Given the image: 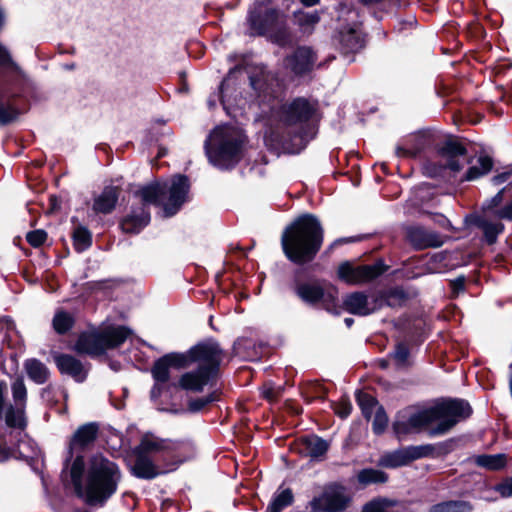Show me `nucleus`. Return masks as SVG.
I'll return each mask as SVG.
<instances>
[{
  "label": "nucleus",
  "instance_id": "f257e3e1",
  "mask_svg": "<svg viewBox=\"0 0 512 512\" xmlns=\"http://www.w3.org/2000/svg\"><path fill=\"white\" fill-rule=\"evenodd\" d=\"M280 242L286 259L297 266L290 284L294 294L310 307L340 315L336 288L325 290L318 279L304 280L303 266L315 260L324 242V229L318 217L312 213L299 215L283 229Z\"/></svg>",
  "mask_w": 512,
  "mask_h": 512
},
{
  "label": "nucleus",
  "instance_id": "f03ea898",
  "mask_svg": "<svg viewBox=\"0 0 512 512\" xmlns=\"http://www.w3.org/2000/svg\"><path fill=\"white\" fill-rule=\"evenodd\" d=\"M70 478L77 497L89 506H104L117 492L122 473L119 465L102 453L91 455L87 462L77 454L70 466Z\"/></svg>",
  "mask_w": 512,
  "mask_h": 512
},
{
  "label": "nucleus",
  "instance_id": "7ed1b4c3",
  "mask_svg": "<svg viewBox=\"0 0 512 512\" xmlns=\"http://www.w3.org/2000/svg\"><path fill=\"white\" fill-rule=\"evenodd\" d=\"M275 114L284 126H298L283 137V149L290 154L300 153L316 137L322 117L318 101L310 102L308 98H293L290 103L280 105Z\"/></svg>",
  "mask_w": 512,
  "mask_h": 512
},
{
  "label": "nucleus",
  "instance_id": "20e7f679",
  "mask_svg": "<svg viewBox=\"0 0 512 512\" xmlns=\"http://www.w3.org/2000/svg\"><path fill=\"white\" fill-rule=\"evenodd\" d=\"M248 137L241 131L216 126L204 141L209 163L220 171H232L242 161Z\"/></svg>",
  "mask_w": 512,
  "mask_h": 512
},
{
  "label": "nucleus",
  "instance_id": "39448f33",
  "mask_svg": "<svg viewBox=\"0 0 512 512\" xmlns=\"http://www.w3.org/2000/svg\"><path fill=\"white\" fill-rule=\"evenodd\" d=\"M247 22L254 35H269L280 46L291 42L287 16L272 5V0H255L248 11Z\"/></svg>",
  "mask_w": 512,
  "mask_h": 512
},
{
  "label": "nucleus",
  "instance_id": "423d86ee",
  "mask_svg": "<svg viewBox=\"0 0 512 512\" xmlns=\"http://www.w3.org/2000/svg\"><path fill=\"white\" fill-rule=\"evenodd\" d=\"M131 335L132 330L129 327L113 324L83 331L75 342L74 350L79 355L102 356L107 350L119 348Z\"/></svg>",
  "mask_w": 512,
  "mask_h": 512
},
{
  "label": "nucleus",
  "instance_id": "0eeeda50",
  "mask_svg": "<svg viewBox=\"0 0 512 512\" xmlns=\"http://www.w3.org/2000/svg\"><path fill=\"white\" fill-rule=\"evenodd\" d=\"M434 406L438 424L430 430L431 436L447 433L460 421L470 418L473 413L470 403L462 398L441 399Z\"/></svg>",
  "mask_w": 512,
  "mask_h": 512
},
{
  "label": "nucleus",
  "instance_id": "6e6552de",
  "mask_svg": "<svg viewBox=\"0 0 512 512\" xmlns=\"http://www.w3.org/2000/svg\"><path fill=\"white\" fill-rule=\"evenodd\" d=\"M224 356V351L220 347L217 340L210 337L204 339L190 347L186 352L182 353L185 359V368H189L192 364L198 363L199 368L208 369L210 373L219 376L220 366Z\"/></svg>",
  "mask_w": 512,
  "mask_h": 512
},
{
  "label": "nucleus",
  "instance_id": "1a4fd4ad",
  "mask_svg": "<svg viewBox=\"0 0 512 512\" xmlns=\"http://www.w3.org/2000/svg\"><path fill=\"white\" fill-rule=\"evenodd\" d=\"M353 503L348 488L337 481L325 485L322 493L309 501L311 512H347Z\"/></svg>",
  "mask_w": 512,
  "mask_h": 512
},
{
  "label": "nucleus",
  "instance_id": "9d476101",
  "mask_svg": "<svg viewBox=\"0 0 512 512\" xmlns=\"http://www.w3.org/2000/svg\"><path fill=\"white\" fill-rule=\"evenodd\" d=\"M390 266L382 258L376 259L372 264L353 265L350 261H343L337 269V277L348 285H361L373 282L384 275Z\"/></svg>",
  "mask_w": 512,
  "mask_h": 512
},
{
  "label": "nucleus",
  "instance_id": "9b49d317",
  "mask_svg": "<svg viewBox=\"0 0 512 512\" xmlns=\"http://www.w3.org/2000/svg\"><path fill=\"white\" fill-rule=\"evenodd\" d=\"M191 189L190 179L185 174H175L171 178V185L168 186L167 201L163 204V213L167 218L175 216L182 206L189 201Z\"/></svg>",
  "mask_w": 512,
  "mask_h": 512
},
{
  "label": "nucleus",
  "instance_id": "f8f14e48",
  "mask_svg": "<svg viewBox=\"0 0 512 512\" xmlns=\"http://www.w3.org/2000/svg\"><path fill=\"white\" fill-rule=\"evenodd\" d=\"M99 424L97 422H88L80 425L69 440L67 456L64 460V466L67 468L74 460L76 450L84 451L94 444L99 434Z\"/></svg>",
  "mask_w": 512,
  "mask_h": 512
},
{
  "label": "nucleus",
  "instance_id": "ddd939ff",
  "mask_svg": "<svg viewBox=\"0 0 512 512\" xmlns=\"http://www.w3.org/2000/svg\"><path fill=\"white\" fill-rule=\"evenodd\" d=\"M219 376L212 374L208 369L197 367L196 369L183 373L177 382L170 383L173 389H180L193 393L203 392L205 386L213 385Z\"/></svg>",
  "mask_w": 512,
  "mask_h": 512
},
{
  "label": "nucleus",
  "instance_id": "4468645a",
  "mask_svg": "<svg viewBox=\"0 0 512 512\" xmlns=\"http://www.w3.org/2000/svg\"><path fill=\"white\" fill-rule=\"evenodd\" d=\"M316 52L309 46H299L284 58V66L296 76L310 73L317 62Z\"/></svg>",
  "mask_w": 512,
  "mask_h": 512
},
{
  "label": "nucleus",
  "instance_id": "2eb2a0df",
  "mask_svg": "<svg viewBox=\"0 0 512 512\" xmlns=\"http://www.w3.org/2000/svg\"><path fill=\"white\" fill-rule=\"evenodd\" d=\"M330 444L317 434L311 433L297 438L291 446V450L301 457L318 459L325 456Z\"/></svg>",
  "mask_w": 512,
  "mask_h": 512
},
{
  "label": "nucleus",
  "instance_id": "dca6fc26",
  "mask_svg": "<svg viewBox=\"0 0 512 512\" xmlns=\"http://www.w3.org/2000/svg\"><path fill=\"white\" fill-rule=\"evenodd\" d=\"M185 359L182 352H170L156 359L151 367V375L155 382H164L170 384V369H186Z\"/></svg>",
  "mask_w": 512,
  "mask_h": 512
},
{
  "label": "nucleus",
  "instance_id": "f3484780",
  "mask_svg": "<svg viewBox=\"0 0 512 512\" xmlns=\"http://www.w3.org/2000/svg\"><path fill=\"white\" fill-rule=\"evenodd\" d=\"M53 361L61 375L71 377L77 383H83L88 376L81 360L67 353L56 352L52 355Z\"/></svg>",
  "mask_w": 512,
  "mask_h": 512
},
{
  "label": "nucleus",
  "instance_id": "a211bd4d",
  "mask_svg": "<svg viewBox=\"0 0 512 512\" xmlns=\"http://www.w3.org/2000/svg\"><path fill=\"white\" fill-rule=\"evenodd\" d=\"M406 238L416 251H422L428 248H439L444 244V240L438 232L428 231L419 226L408 228Z\"/></svg>",
  "mask_w": 512,
  "mask_h": 512
},
{
  "label": "nucleus",
  "instance_id": "6ab92c4d",
  "mask_svg": "<svg viewBox=\"0 0 512 512\" xmlns=\"http://www.w3.org/2000/svg\"><path fill=\"white\" fill-rule=\"evenodd\" d=\"M151 222L149 207L140 205L131 207L129 214L125 215L119 222V227L125 234H139Z\"/></svg>",
  "mask_w": 512,
  "mask_h": 512
},
{
  "label": "nucleus",
  "instance_id": "aec40b11",
  "mask_svg": "<svg viewBox=\"0 0 512 512\" xmlns=\"http://www.w3.org/2000/svg\"><path fill=\"white\" fill-rule=\"evenodd\" d=\"M437 153L446 158L447 166L452 172H459L464 165L459 161L458 157L468 154L467 148L453 136H449L445 141L437 147Z\"/></svg>",
  "mask_w": 512,
  "mask_h": 512
},
{
  "label": "nucleus",
  "instance_id": "412c9836",
  "mask_svg": "<svg viewBox=\"0 0 512 512\" xmlns=\"http://www.w3.org/2000/svg\"><path fill=\"white\" fill-rule=\"evenodd\" d=\"M29 109L28 103L19 102L17 98H0V127L16 124Z\"/></svg>",
  "mask_w": 512,
  "mask_h": 512
},
{
  "label": "nucleus",
  "instance_id": "4be33fe9",
  "mask_svg": "<svg viewBox=\"0 0 512 512\" xmlns=\"http://www.w3.org/2000/svg\"><path fill=\"white\" fill-rule=\"evenodd\" d=\"M133 453L149 456L152 453H161L173 456V442L170 439H163L155 437L151 433H146L142 436L140 443L133 449Z\"/></svg>",
  "mask_w": 512,
  "mask_h": 512
},
{
  "label": "nucleus",
  "instance_id": "5701e85b",
  "mask_svg": "<svg viewBox=\"0 0 512 512\" xmlns=\"http://www.w3.org/2000/svg\"><path fill=\"white\" fill-rule=\"evenodd\" d=\"M168 184L165 181L155 180L146 185L141 186L134 195L140 197L141 205L149 207V205L163 206V199L167 196Z\"/></svg>",
  "mask_w": 512,
  "mask_h": 512
},
{
  "label": "nucleus",
  "instance_id": "b1692460",
  "mask_svg": "<svg viewBox=\"0 0 512 512\" xmlns=\"http://www.w3.org/2000/svg\"><path fill=\"white\" fill-rule=\"evenodd\" d=\"M467 222L483 232L482 241L487 245H493L497 238L504 232L505 226L502 222H492L482 215L471 214Z\"/></svg>",
  "mask_w": 512,
  "mask_h": 512
},
{
  "label": "nucleus",
  "instance_id": "393cba45",
  "mask_svg": "<svg viewBox=\"0 0 512 512\" xmlns=\"http://www.w3.org/2000/svg\"><path fill=\"white\" fill-rule=\"evenodd\" d=\"M121 188L119 186L107 185L102 192L94 198L92 210L96 214H111L118 203Z\"/></svg>",
  "mask_w": 512,
  "mask_h": 512
},
{
  "label": "nucleus",
  "instance_id": "a878e982",
  "mask_svg": "<svg viewBox=\"0 0 512 512\" xmlns=\"http://www.w3.org/2000/svg\"><path fill=\"white\" fill-rule=\"evenodd\" d=\"M133 454L135 455V461L130 472L134 477L152 480L159 475L167 473V470H161L149 456L138 453Z\"/></svg>",
  "mask_w": 512,
  "mask_h": 512
},
{
  "label": "nucleus",
  "instance_id": "bb28decb",
  "mask_svg": "<svg viewBox=\"0 0 512 512\" xmlns=\"http://www.w3.org/2000/svg\"><path fill=\"white\" fill-rule=\"evenodd\" d=\"M340 308L356 316H368L370 315L368 295L364 291L348 293L343 298L342 306H339Z\"/></svg>",
  "mask_w": 512,
  "mask_h": 512
},
{
  "label": "nucleus",
  "instance_id": "cd10ccee",
  "mask_svg": "<svg viewBox=\"0 0 512 512\" xmlns=\"http://www.w3.org/2000/svg\"><path fill=\"white\" fill-rule=\"evenodd\" d=\"M71 223L74 225L71 240L72 245L77 253H83L89 250L93 244V234L88 227L78 223V218L73 216Z\"/></svg>",
  "mask_w": 512,
  "mask_h": 512
},
{
  "label": "nucleus",
  "instance_id": "c85d7f7f",
  "mask_svg": "<svg viewBox=\"0 0 512 512\" xmlns=\"http://www.w3.org/2000/svg\"><path fill=\"white\" fill-rule=\"evenodd\" d=\"M338 47L343 54L356 53L364 47V38L354 29L342 30L337 36Z\"/></svg>",
  "mask_w": 512,
  "mask_h": 512
},
{
  "label": "nucleus",
  "instance_id": "c756f323",
  "mask_svg": "<svg viewBox=\"0 0 512 512\" xmlns=\"http://www.w3.org/2000/svg\"><path fill=\"white\" fill-rule=\"evenodd\" d=\"M384 291L386 306L392 309L405 307L411 299L417 296L416 291H410L401 285L385 288Z\"/></svg>",
  "mask_w": 512,
  "mask_h": 512
},
{
  "label": "nucleus",
  "instance_id": "7c9ffc66",
  "mask_svg": "<svg viewBox=\"0 0 512 512\" xmlns=\"http://www.w3.org/2000/svg\"><path fill=\"white\" fill-rule=\"evenodd\" d=\"M27 377L35 384H45L50 378L49 368L37 358H28L23 363Z\"/></svg>",
  "mask_w": 512,
  "mask_h": 512
},
{
  "label": "nucleus",
  "instance_id": "2f4dec72",
  "mask_svg": "<svg viewBox=\"0 0 512 512\" xmlns=\"http://www.w3.org/2000/svg\"><path fill=\"white\" fill-rule=\"evenodd\" d=\"M412 463L410 459V452L407 447L399 448L392 452L385 453L378 461V465L383 468L395 469L407 466Z\"/></svg>",
  "mask_w": 512,
  "mask_h": 512
},
{
  "label": "nucleus",
  "instance_id": "473e14b6",
  "mask_svg": "<svg viewBox=\"0 0 512 512\" xmlns=\"http://www.w3.org/2000/svg\"><path fill=\"white\" fill-rule=\"evenodd\" d=\"M243 70L244 68L241 65H237L229 70L219 86L222 96L238 92L240 84L245 83Z\"/></svg>",
  "mask_w": 512,
  "mask_h": 512
},
{
  "label": "nucleus",
  "instance_id": "72a5a7b5",
  "mask_svg": "<svg viewBox=\"0 0 512 512\" xmlns=\"http://www.w3.org/2000/svg\"><path fill=\"white\" fill-rule=\"evenodd\" d=\"M221 396L220 390H213L203 397H189L186 402L185 412L197 414L205 411L209 405L219 401Z\"/></svg>",
  "mask_w": 512,
  "mask_h": 512
},
{
  "label": "nucleus",
  "instance_id": "f704fd0d",
  "mask_svg": "<svg viewBox=\"0 0 512 512\" xmlns=\"http://www.w3.org/2000/svg\"><path fill=\"white\" fill-rule=\"evenodd\" d=\"M356 478L360 488H366L373 484H385L389 481L388 473L375 468L361 469L358 471Z\"/></svg>",
  "mask_w": 512,
  "mask_h": 512
},
{
  "label": "nucleus",
  "instance_id": "c9c22d12",
  "mask_svg": "<svg viewBox=\"0 0 512 512\" xmlns=\"http://www.w3.org/2000/svg\"><path fill=\"white\" fill-rule=\"evenodd\" d=\"M294 501L295 497L291 488H285L282 491L277 490L273 494L265 512H282L292 506Z\"/></svg>",
  "mask_w": 512,
  "mask_h": 512
},
{
  "label": "nucleus",
  "instance_id": "e433bc0d",
  "mask_svg": "<svg viewBox=\"0 0 512 512\" xmlns=\"http://www.w3.org/2000/svg\"><path fill=\"white\" fill-rule=\"evenodd\" d=\"M3 417L8 428L25 430L27 427L23 407H15L12 404H9L8 406H5Z\"/></svg>",
  "mask_w": 512,
  "mask_h": 512
},
{
  "label": "nucleus",
  "instance_id": "4c0bfd02",
  "mask_svg": "<svg viewBox=\"0 0 512 512\" xmlns=\"http://www.w3.org/2000/svg\"><path fill=\"white\" fill-rule=\"evenodd\" d=\"M493 159L489 155H481L478 158V165L470 166L463 175L461 182L473 181L488 174L493 169Z\"/></svg>",
  "mask_w": 512,
  "mask_h": 512
},
{
  "label": "nucleus",
  "instance_id": "58836bf2",
  "mask_svg": "<svg viewBox=\"0 0 512 512\" xmlns=\"http://www.w3.org/2000/svg\"><path fill=\"white\" fill-rule=\"evenodd\" d=\"M474 463L482 468L490 471H499L506 467L507 457L505 454H481L477 455L474 459Z\"/></svg>",
  "mask_w": 512,
  "mask_h": 512
},
{
  "label": "nucleus",
  "instance_id": "ea45409f",
  "mask_svg": "<svg viewBox=\"0 0 512 512\" xmlns=\"http://www.w3.org/2000/svg\"><path fill=\"white\" fill-rule=\"evenodd\" d=\"M74 325L75 318L71 313L62 308L56 310L52 319V327L58 335L67 334Z\"/></svg>",
  "mask_w": 512,
  "mask_h": 512
},
{
  "label": "nucleus",
  "instance_id": "a19ab883",
  "mask_svg": "<svg viewBox=\"0 0 512 512\" xmlns=\"http://www.w3.org/2000/svg\"><path fill=\"white\" fill-rule=\"evenodd\" d=\"M438 421L435 406L425 408L409 416V424L413 429L420 430Z\"/></svg>",
  "mask_w": 512,
  "mask_h": 512
},
{
  "label": "nucleus",
  "instance_id": "79ce46f5",
  "mask_svg": "<svg viewBox=\"0 0 512 512\" xmlns=\"http://www.w3.org/2000/svg\"><path fill=\"white\" fill-rule=\"evenodd\" d=\"M245 100L246 98H217L226 114L235 121L245 114Z\"/></svg>",
  "mask_w": 512,
  "mask_h": 512
},
{
  "label": "nucleus",
  "instance_id": "37998d69",
  "mask_svg": "<svg viewBox=\"0 0 512 512\" xmlns=\"http://www.w3.org/2000/svg\"><path fill=\"white\" fill-rule=\"evenodd\" d=\"M473 506L464 500H448L430 507L429 512H472Z\"/></svg>",
  "mask_w": 512,
  "mask_h": 512
},
{
  "label": "nucleus",
  "instance_id": "c03bdc74",
  "mask_svg": "<svg viewBox=\"0 0 512 512\" xmlns=\"http://www.w3.org/2000/svg\"><path fill=\"white\" fill-rule=\"evenodd\" d=\"M395 362L397 369H407L411 367L410 349L405 342H398L395 345L394 351L388 354Z\"/></svg>",
  "mask_w": 512,
  "mask_h": 512
},
{
  "label": "nucleus",
  "instance_id": "a18cd8bd",
  "mask_svg": "<svg viewBox=\"0 0 512 512\" xmlns=\"http://www.w3.org/2000/svg\"><path fill=\"white\" fill-rule=\"evenodd\" d=\"M398 504L399 501L396 499L378 496L366 502L362 506L361 512H387L388 508L395 507Z\"/></svg>",
  "mask_w": 512,
  "mask_h": 512
},
{
  "label": "nucleus",
  "instance_id": "49530a36",
  "mask_svg": "<svg viewBox=\"0 0 512 512\" xmlns=\"http://www.w3.org/2000/svg\"><path fill=\"white\" fill-rule=\"evenodd\" d=\"M356 402L361 409L362 415L366 420H369L375 407L378 404L377 399L369 393L363 391H357Z\"/></svg>",
  "mask_w": 512,
  "mask_h": 512
},
{
  "label": "nucleus",
  "instance_id": "de8ad7c7",
  "mask_svg": "<svg viewBox=\"0 0 512 512\" xmlns=\"http://www.w3.org/2000/svg\"><path fill=\"white\" fill-rule=\"evenodd\" d=\"M296 24L304 31L311 32L314 26L320 21L318 12H296L294 14Z\"/></svg>",
  "mask_w": 512,
  "mask_h": 512
},
{
  "label": "nucleus",
  "instance_id": "09e8293b",
  "mask_svg": "<svg viewBox=\"0 0 512 512\" xmlns=\"http://www.w3.org/2000/svg\"><path fill=\"white\" fill-rule=\"evenodd\" d=\"M12 396L18 407L25 408L27 400V389L22 377H18L11 385Z\"/></svg>",
  "mask_w": 512,
  "mask_h": 512
},
{
  "label": "nucleus",
  "instance_id": "8fccbe9b",
  "mask_svg": "<svg viewBox=\"0 0 512 512\" xmlns=\"http://www.w3.org/2000/svg\"><path fill=\"white\" fill-rule=\"evenodd\" d=\"M448 169L447 163L442 164L440 162H433L429 160L424 162L422 165L423 175L431 179L442 177Z\"/></svg>",
  "mask_w": 512,
  "mask_h": 512
},
{
  "label": "nucleus",
  "instance_id": "3c124183",
  "mask_svg": "<svg viewBox=\"0 0 512 512\" xmlns=\"http://www.w3.org/2000/svg\"><path fill=\"white\" fill-rule=\"evenodd\" d=\"M388 416L383 406H379L376 409L373 423H372V431L375 435H382L388 426Z\"/></svg>",
  "mask_w": 512,
  "mask_h": 512
},
{
  "label": "nucleus",
  "instance_id": "603ef678",
  "mask_svg": "<svg viewBox=\"0 0 512 512\" xmlns=\"http://www.w3.org/2000/svg\"><path fill=\"white\" fill-rule=\"evenodd\" d=\"M330 406L334 413L341 419L347 418L352 412V404L347 395L341 396L338 401H332Z\"/></svg>",
  "mask_w": 512,
  "mask_h": 512
},
{
  "label": "nucleus",
  "instance_id": "864d4df0",
  "mask_svg": "<svg viewBox=\"0 0 512 512\" xmlns=\"http://www.w3.org/2000/svg\"><path fill=\"white\" fill-rule=\"evenodd\" d=\"M410 452L411 461H415L421 458H435L434 457V445L424 444L419 446H408Z\"/></svg>",
  "mask_w": 512,
  "mask_h": 512
},
{
  "label": "nucleus",
  "instance_id": "5fc2aeb1",
  "mask_svg": "<svg viewBox=\"0 0 512 512\" xmlns=\"http://www.w3.org/2000/svg\"><path fill=\"white\" fill-rule=\"evenodd\" d=\"M386 296L384 289L377 290L375 293L368 296V307L370 311V315L381 310L386 306Z\"/></svg>",
  "mask_w": 512,
  "mask_h": 512
},
{
  "label": "nucleus",
  "instance_id": "6e6d98bb",
  "mask_svg": "<svg viewBox=\"0 0 512 512\" xmlns=\"http://www.w3.org/2000/svg\"><path fill=\"white\" fill-rule=\"evenodd\" d=\"M434 445V457H445L456 449L457 440L455 438H449L445 441L438 442Z\"/></svg>",
  "mask_w": 512,
  "mask_h": 512
},
{
  "label": "nucleus",
  "instance_id": "4d7b16f0",
  "mask_svg": "<svg viewBox=\"0 0 512 512\" xmlns=\"http://www.w3.org/2000/svg\"><path fill=\"white\" fill-rule=\"evenodd\" d=\"M48 233L44 229H35L26 234V241L33 248H40L45 244Z\"/></svg>",
  "mask_w": 512,
  "mask_h": 512
},
{
  "label": "nucleus",
  "instance_id": "13d9d810",
  "mask_svg": "<svg viewBox=\"0 0 512 512\" xmlns=\"http://www.w3.org/2000/svg\"><path fill=\"white\" fill-rule=\"evenodd\" d=\"M175 452L176 449L175 446L173 445V456L165 455L163 457L161 453H159L157 456V461L163 463V466L165 467L164 470H167V472L175 470L180 463V461L177 459Z\"/></svg>",
  "mask_w": 512,
  "mask_h": 512
},
{
  "label": "nucleus",
  "instance_id": "bf43d9fd",
  "mask_svg": "<svg viewBox=\"0 0 512 512\" xmlns=\"http://www.w3.org/2000/svg\"><path fill=\"white\" fill-rule=\"evenodd\" d=\"M494 490L502 497H512V477H505L494 486Z\"/></svg>",
  "mask_w": 512,
  "mask_h": 512
},
{
  "label": "nucleus",
  "instance_id": "052dcab7",
  "mask_svg": "<svg viewBox=\"0 0 512 512\" xmlns=\"http://www.w3.org/2000/svg\"><path fill=\"white\" fill-rule=\"evenodd\" d=\"M280 396V392L277 391L271 382L265 383L261 388V397L268 402H276Z\"/></svg>",
  "mask_w": 512,
  "mask_h": 512
},
{
  "label": "nucleus",
  "instance_id": "680f3d73",
  "mask_svg": "<svg viewBox=\"0 0 512 512\" xmlns=\"http://www.w3.org/2000/svg\"><path fill=\"white\" fill-rule=\"evenodd\" d=\"M392 429L398 437L401 435H407L413 429L409 424V419L407 421H395L392 424Z\"/></svg>",
  "mask_w": 512,
  "mask_h": 512
},
{
  "label": "nucleus",
  "instance_id": "e2e57ef3",
  "mask_svg": "<svg viewBox=\"0 0 512 512\" xmlns=\"http://www.w3.org/2000/svg\"><path fill=\"white\" fill-rule=\"evenodd\" d=\"M260 76L261 77H254V76H251L250 77V84L251 86L258 92H262V93H268L267 89L264 87L265 86V83L264 81L266 80V78L269 77V75L265 74L263 71L260 73Z\"/></svg>",
  "mask_w": 512,
  "mask_h": 512
},
{
  "label": "nucleus",
  "instance_id": "0e129e2a",
  "mask_svg": "<svg viewBox=\"0 0 512 512\" xmlns=\"http://www.w3.org/2000/svg\"><path fill=\"white\" fill-rule=\"evenodd\" d=\"M170 384L164 382H155L151 388L150 395L152 399H157L161 397L164 392L170 391L173 386H169Z\"/></svg>",
  "mask_w": 512,
  "mask_h": 512
},
{
  "label": "nucleus",
  "instance_id": "69168bd1",
  "mask_svg": "<svg viewBox=\"0 0 512 512\" xmlns=\"http://www.w3.org/2000/svg\"><path fill=\"white\" fill-rule=\"evenodd\" d=\"M466 277L464 275H459L453 280H450V288L453 294L458 295L465 291Z\"/></svg>",
  "mask_w": 512,
  "mask_h": 512
},
{
  "label": "nucleus",
  "instance_id": "338daca9",
  "mask_svg": "<svg viewBox=\"0 0 512 512\" xmlns=\"http://www.w3.org/2000/svg\"><path fill=\"white\" fill-rule=\"evenodd\" d=\"M162 136L163 134L160 133L159 131H156L154 129H148L145 133L144 141L148 145H153L158 143Z\"/></svg>",
  "mask_w": 512,
  "mask_h": 512
},
{
  "label": "nucleus",
  "instance_id": "774afa93",
  "mask_svg": "<svg viewBox=\"0 0 512 512\" xmlns=\"http://www.w3.org/2000/svg\"><path fill=\"white\" fill-rule=\"evenodd\" d=\"M13 65L14 63L9 51L0 43V66L11 67Z\"/></svg>",
  "mask_w": 512,
  "mask_h": 512
}]
</instances>
